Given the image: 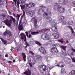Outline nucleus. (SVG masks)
Segmentation results:
<instances>
[{
	"mask_svg": "<svg viewBox=\"0 0 75 75\" xmlns=\"http://www.w3.org/2000/svg\"><path fill=\"white\" fill-rule=\"evenodd\" d=\"M54 6H56L57 7V10L60 13H63L65 11V8L64 7L61 6H60V4L59 3H55L54 4Z\"/></svg>",
	"mask_w": 75,
	"mask_h": 75,
	"instance_id": "obj_1",
	"label": "nucleus"
},
{
	"mask_svg": "<svg viewBox=\"0 0 75 75\" xmlns=\"http://www.w3.org/2000/svg\"><path fill=\"white\" fill-rule=\"evenodd\" d=\"M23 14L21 16V18L20 20L19 24L18 27V30H20V31H21V30H23V27L22 25H20V24H21V22L22 21V20L23 18V17H25V11L23 10Z\"/></svg>",
	"mask_w": 75,
	"mask_h": 75,
	"instance_id": "obj_2",
	"label": "nucleus"
},
{
	"mask_svg": "<svg viewBox=\"0 0 75 75\" xmlns=\"http://www.w3.org/2000/svg\"><path fill=\"white\" fill-rule=\"evenodd\" d=\"M4 23L7 26L11 27V24L13 23V22H12V20L11 19L8 20V19H6L4 21Z\"/></svg>",
	"mask_w": 75,
	"mask_h": 75,
	"instance_id": "obj_3",
	"label": "nucleus"
},
{
	"mask_svg": "<svg viewBox=\"0 0 75 75\" xmlns=\"http://www.w3.org/2000/svg\"><path fill=\"white\" fill-rule=\"evenodd\" d=\"M41 9L39 10V11H41L42 12L44 13H47L48 12L49 9L48 8H46L45 6H40Z\"/></svg>",
	"mask_w": 75,
	"mask_h": 75,
	"instance_id": "obj_4",
	"label": "nucleus"
},
{
	"mask_svg": "<svg viewBox=\"0 0 75 75\" xmlns=\"http://www.w3.org/2000/svg\"><path fill=\"white\" fill-rule=\"evenodd\" d=\"M50 52H53L54 53V52L57 53L58 52V49H57V48L56 46L54 47L51 48L50 50Z\"/></svg>",
	"mask_w": 75,
	"mask_h": 75,
	"instance_id": "obj_5",
	"label": "nucleus"
},
{
	"mask_svg": "<svg viewBox=\"0 0 75 75\" xmlns=\"http://www.w3.org/2000/svg\"><path fill=\"white\" fill-rule=\"evenodd\" d=\"M38 50L40 52H41L42 54H44L45 55V54H47L46 50H45L44 48H43L42 47L39 48L38 49Z\"/></svg>",
	"mask_w": 75,
	"mask_h": 75,
	"instance_id": "obj_6",
	"label": "nucleus"
},
{
	"mask_svg": "<svg viewBox=\"0 0 75 75\" xmlns=\"http://www.w3.org/2000/svg\"><path fill=\"white\" fill-rule=\"evenodd\" d=\"M7 34H8V37H11V35H12L11 33V32L9 30L6 31L4 33L3 35L4 36H6Z\"/></svg>",
	"mask_w": 75,
	"mask_h": 75,
	"instance_id": "obj_7",
	"label": "nucleus"
},
{
	"mask_svg": "<svg viewBox=\"0 0 75 75\" xmlns=\"http://www.w3.org/2000/svg\"><path fill=\"white\" fill-rule=\"evenodd\" d=\"M51 14V12L50 11H49L48 12H44L43 17H45V18H47L49 17V16H50Z\"/></svg>",
	"mask_w": 75,
	"mask_h": 75,
	"instance_id": "obj_8",
	"label": "nucleus"
},
{
	"mask_svg": "<svg viewBox=\"0 0 75 75\" xmlns=\"http://www.w3.org/2000/svg\"><path fill=\"white\" fill-rule=\"evenodd\" d=\"M35 6V4L32 2L30 3L29 4H26L25 5V6H26V7L28 8L30 7H33Z\"/></svg>",
	"mask_w": 75,
	"mask_h": 75,
	"instance_id": "obj_9",
	"label": "nucleus"
},
{
	"mask_svg": "<svg viewBox=\"0 0 75 75\" xmlns=\"http://www.w3.org/2000/svg\"><path fill=\"white\" fill-rule=\"evenodd\" d=\"M65 66V64L62 62H59L57 65H56V67H63Z\"/></svg>",
	"mask_w": 75,
	"mask_h": 75,
	"instance_id": "obj_10",
	"label": "nucleus"
},
{
	"mask_svg": "<svg viewBox=\"0 0 75 75\" xmlns=\"http://www.w3.org/2000/svg\"><path fill=\"white\" fill-rule=\"evenodd\" d=\"M52 27H55V30L56 32H57V26H56L57 24V23H55L54 22H52Z\"/></svg>",
	"mask_w": 75,
	"mask_h": 75,
	"instance_id": "obj_11",
	"label": "nucleus"
},
{
	"mask_svg": "<svg viewBox=\"0 0 75 75\" xmlns=\"http://www.w3.org/2000/svg\"><path fill=\"white\" fill-rule=\"evenodd\" d=\"M24 74L26 75H31V71L29 69H28L27 71H26L25 72L23 73Z\"/></svg>",
	"mask_w": 75,
	"mask_h": 75,
	"instance_id": "obj_12",
	"label": "nucleus"
},
{
	"mask_svg": "<svg viewBox=\"0 0 75 75\" xmlns=\"http://www.w3.org/2000/svg\"><path fill=\"white\" fill-rule=\"evenodd\" d=\"M35 58L37 60H39V61L42 60V59L41 56L38 55L35 56Z\"/></svg>",
	"mask_w": 75,
	"mask_h": 75,
	"instance_id": "obj_13",
	"label": "nucleus"
},
{
	"mask_svg": "<svg viewBox=\"0 0 75 75\" xmlns=\"http://www.w3.org/2000/svg\"><path fill=\"white\" fill-rule=\"evenodd\" d=\"M52 37H54V38H59V35L57 33H54L51 35Z\"/></svg>",
	"mask_w": 75,
	"mask_h": 75,
	"instance_id": "obj_14",
	"label": "nucleus"
},
{
	"mask_svg": "<svg viewBox=\"0 0 75 75\" xmlns=\"http://www.w3.org/2000/svg\"><path fill=\"white\" fill-rule=\"evenodd\" d=\"M71 60L70 59H67V58H66L65 59V60L64 61V62L66 63V64H70L71 63Z\"/></svg>",
	"mask_w": 75,
	"mask_h": 75,
	"instance_id": "obj_15",
	"label": "nucleus"
},
{
	"mask_svg": "<svg viewBox=\"0 0 75 75\" xmlns=\"http://www.w3.org/2000/svg\"><path fill=\"white\" fill-rule=\"evenodd\" d=\"M35 61H33L32 62H30L29 63V64L31 67H33V65L35 64Z\"/></svg>",
	"mask_w": 75,
	"mask_h": 75,
	"instance_id": "obj_16",
	"label": "nucleus"
},
{
	"mask_svg": "<svg viewBox=\"0 0 75 75\" xmlns=\"http://www.w3.org/2000/svg\"><path fill=\"white\" fill-rule=\"evenodd\" d=\"M0 38L2 41V42L4 44L6 45V44H7V41L4 40V39H3L2 38Z\"/></svg>",
	"mask_w": 75,
	"mask_h": 75,
	"instance_id": "obj_17",
	"label": "nucleus"
},
{
	"mask_svg": "<svg viewBox=\"0 0 75 75\" xmlns=\"http://www.w3.org/2000/svg\"><path fill=\"white\" fill-rule=\"evenodd\" d=\"M52 20V19L50 17L46 18V21H47V22H50V21H51Z\"/></svg>",
	"mask_w": 75,
	"mask_h": 75,
	"instance_id": "obj_18",
	"label": "nucleus"
},
{
	"mask_svg": "<svg viewBox=\"0 0 75 75\" xmlns=\"http://www.w3.org/2000/svg\"><path fill=\"white\" fill-rule=\"evenodd\" d=\"M22 56L23 60L25 62V61H26V55H25V54L22 53Z\"/></svg>",
	"mask_w": 75,
	"mask_h": 75,
	"instance_id": "obj_19",
	"label": "nucleus"
},
{
	"mask_svg": "<svg viewBox=\"0 0 75 75\" xmlns=\"http://www.w3.org/2000/svg\"><path fill=\"white\" fill-rule=\"evenodd\" d=\"M33 12L32 10H30L29 11V15L30 17H33Z\"/></svg>",
	"mask_w": 75,
	"mask_h": 75,
	"instance_id": "obj_20",
	"label": "nucleus"
},
{
	"mask_svg": "<svg viewBox=\"0 0 75 75\" xmlns=\"http://www.w3.org/2000/svg\"><path fill=\"white\" fill-rule=\"evenodd\" d=\"M65 73H66L65 69L64 68H62L61 70V74H65Z\"/></svg>",
	"mask_w": 75,
	"mask_h": 75,
	"instance_id": "obj_21",
	"label": "nucleus"
},
{
	"mask_svg": "<svg viewBox=\"0 0 75 75\" xmlns=\"http://www.w3.org/2000/svg\"><path fill=\"white\" fill-rule=\"evenodd\" d=\"M20 35L21 36V38H26L25 34H24L23 33H21Z\"/></svg>",
	"mask_w": 75,
	"mask_h": 75,
	"instance_id": "obj_22",
	"label": "nucleus"
},
{
	"mask_svg": "<svg viewBox=\"0 0 75 75\" xmlns=\"http://www.w3.org/2000/svg\"><path fill=\"white\" fill-rule=\"evenodd\" d=\"M39 34L38 32H32L31 33L32 35H37V34Z\"/></svg>",
	"mask_w": 75,
	"mask_h": 75,
	"instance_id": "obj_23",
	"label": "nucleus"
},
{
	"mask_svg": "<svg viewBox=\"0 0 75 75\" xmlns=\"http://www.w3.org/2000/svg\"><path fill=\"white\" fill-rule=\"evenodd\" d=\"M10 18H11V19H12L14 23H16V19H15V18L13 17V16H10Z\"/></svg>",
	"mask_w": 75,
	"mask_h": 75,
	"instance_id": "obj_24",
	"label": "nucleus"
},
{
	"mask_svg": "<svg viewBox=\"0 0 75 75\" xmlns=\"http://www.w3.org/2000/svg\"><path fill=\"white\" fill-rule=\"evenodd\" d=\"M66 47H67V46H64L63 45H62L61 46V49H63V50H64L65 51H66Z\"/></svg>",
	"mask_w": 75,
	"mask_h": 75,
	"instance_id": "obj_25",
	"label": "nucleus"
},
{
	"mask_svg": "<svg viewBox=\"0 0 75 75\" xmlns=\"http://www.w3.org/2000/svg\"><path fill=\"white\" fill-rule=\"evenodd\" d=\"M75 70H73L70 73V74L71 75H75Z\"/></svg>",
	"mask_w": 75,
	"mask_h": 75,
	"instance_id": "obj_26",
	"label": "nucleus"
},
{
	"mask_svg": "<svg viewBox=\"0 0 75 75\" xmlns=\"http://www.w3.org/2000/svg\"><path fill=\"white\" fill-rule=\"evenodd\" d=\"M21 14H20L19 15L18 14H17V15L16 16V17H17V20H18H18H19V18H20V17L21 16Z\"/></svg>",
	"mask_w": 75,
	"mask_h": 75,
	"instance_id": "obj_27",
	"label": "nucleus"
},
{
	"mask_svg": "<svg viewBox=\"0 0 75 75\" xmlns=\"http://www.w3.org/2000/svg\"><path fill=\"white\" fill-rule=\"evenodd\" d=\"M36 44H37L40 47H41V44L38 41H36L35 42Z\"/></svg>",
	"mask_w": 75,
	"mask_h": 75,
	"instance_id": "obj_28",
	"label": "nucleus"
},
{
	"mask_svg": "<svg viewBox=\"0 0 75 75\" xmlns=\"http://www.w3.org/2000/svg\"><path fill=\"white\" fill-rule=\"evenodd\" d=\"M63 40V38L62 39V40H58V41L59 42H61V43H62V44H64V42H65L63 40Z\"/></svg>",
	"mask_w": 75,
	"mask_h": 75,
	"instance_id": "obj_29",
	"label": "nucleus"
},
{
	"mask_svg": "<svg viewBox=\"0 0 75 75\" xmlns=\"http://www.w3.org/2000/svg\"><path fill=\"white\" fill-rule=\"evenodd\" d=\"M65 18V17L62 16H61L60 18V20L62 21H63V20H64V18Z\"/></svg>",
	"mask_w": 75,
	"mask_h": 75,
	"instance_id": "obj_30",
	"label": "nucleus"
},
{
	"mask_svg": "<svg viewBox=\"0 0 75 75\" xmlns=\"http://www.w3.org/2000/svg\"><path fill=\"white\" fill-rule=\"evenodd\" d=\"M37 20L35 19L34 20V24L35 25H37Z\"/></svg>",
	"mask_w": 75,
	"mask_h": 75,
	"instance_id": "obj_31",
	"label": "nucleus"
},
{
	"mask_svg": "<svg viewBox=\"0 0 75 75\" xmlns=\"http://www.w3.org/2000/svg\"><path fill=\"white\" fill-rule=\"evenodd\" d=\"M43 40H44L45 41H46V40H50V38H42Z\"/></svg>",
	"mask_w": 75,
	"mask_h": 75,
	"instance_id": "obj_32",
	"label": "nucleus"
},
{
	"mask_svg": "<svg viewBox=\"0 0 75 75\" xmlns=\"http://www.w3.org/2000/svg\"><path fill=\"white\" fill-rule=\"evenodd\" d=\"M21 39H22V40H24V41L25 42H27V38H21Z\"/></svg>",
	"mask_w": 75,
	"mask_h": 75,
	"instance_id": "obj_33",
	"label": "nucleus"
},
{
	"mask_svg": "<svg viewBox=\"0 0 75 75\" xmlns=\"http://www.w3.org/2000/svg\"><path fill=\"white\" fill-rule=\"evenodd\" d=\"M25 3V1L24 0H22V1H21L20 3L21 4H24V3Z\"/></svg>",
	"mask_w": 75,
	"mask_h": 75,
	"instance_id": "obj_34",
	"label": "nucleus"
},
{
	"mask_svg": "<svg viewBox=\"0 0 75 75\" xmlns=\"http://www.w3.org/2000/svg\"><path fill=\"white\" fill-rule=\"evenodd\" d=\"M67 27H68L69 28H71V32L72 33H74V30L72 29V28H71V27L67 26Z\"/></svg>",
	"mask_w": 75,
	"mask_h": 75,
	"instance_id": "obj_35",
	"label": "nucleus"
},
{
	"mask_svg": "<svg viewBox=\"0 0 75 75\" xmlns=\"http://www.w3.org/2000/svg\"><path fill=\"white\" fill-rule=\"evenodd\" d=\"M62 54H63V55H67V53H66V52H64V51H63L62 52Z\"/></svg>",
	"mask_w": 75,
	"mask_h": 75,
	"instance_id": "obj_36",
	"label": "nucleus"
},
{
	"mask_svg": "<svg viewBox=\"0 0 75 75\" xmlns=\"http://www.w3.org/2000/svg\"><path fill=\"white\" fill-rule=\"evenodd\" d=\"M19 3H20V1L19 2H18V1H17V5L18 8H19Z\"/></svg>",
	"mask_w": 75,
	"mask_h": 75,
	"instance_id": "obj_37",
	"label": "nucleus"
},
{
	"mask_svg": "<svg viewBox=\"0 0 75 75\" xmlns=\"http://www.w3.org/2000/svg\"><path fill=\"white\" fill-rule=\"evenodd\" d=\"M29 54H31L33 55H34V53L32 52L31 51H29Z\"/></svg>",
	"mask_w": 75,
	"mask_h": 75,
	"instance_id": "obj_38",
	"label": "nucleus"
},
{
	"mask_svg": "<svg viewBox=\"0 0 75 75\" xmlns=\"http://www.w3.org/2000/svg\"><path fill=\"white\" fill-rule=\"evenodd\" d=\"M17 49L18 51H20V47H17Z\"/></svg>",
	"mask_w": 75,
	"mask_h": 75,
	"instance_id": "obj_39",
	"label": "nucleus"
},
{
	"mask_svg": "<svg viewBox=\"0 0 75 75\" xmlns=\"http://www.w3.org/2000/svg\"><path fill=\"white\" fill-rule=\"evenodd\" d=\"M62 23L63 24H67L68 23V22H66L65 21H62Z\"/></svg>",
	"mask_w": 75,
	"mask_h": 75,
	"instance_id": "obj_40",
	"label": "nucleus"
},
{
	"mask_svg": "<svg viewBox=\"0 0 75 75\" xmlns=\"http://www.w3.org/2000/svg\"><path fill=\"white\" fill-rule=\"evenodd\" d=\"M34 25L35 28H38V25H35V24H34Z\"/></svg>",
	"mask_w": 75,
	"mask_h": 75,
	"instance_id": "obj_41",
	"label": "nucleus"
},
{
	"mask_svg": "<svg viewBox=\"0 0 75 75\" xmlns=\"http://www.w3.org/2000/svg\"><path fill=\"white\" fill-rule=\"evenodd\" d=\"M25 33H26L27 37H28V33L27 32H25Z\"/></svg>",
	"mask_w": 75,
	"mask_h": 75,
	"instance_id": "obj_42",
	"label": "nucleus"
},
{
	"mask_svg": "<svg viewBox=\"0 0 75 75\" xmlns=\"http://www.w3.org/2000/svg\"><path fill=\"white\" fill-rule=\"evenodd\" d=\"M68 54H69V55H71L72 56H74V53H71V54H70L68 52Z\"/></svg>",
	"mask_w": 75,
	"mask_h": 75,
	"instance_id": "obj_43",
	"label": "nucleus"
},
{
	"mask_svg": "<svg viewBox=\"0 0 75 75\" xmlns=\"http://www.w3.org/2000/svg\"><path fill=\"white\" fill-rule=\"evenodd\" d=\"M20 6H21V8H23V9L24 8V6L21 5Z\"/></svg>",
	"mask_w": 75,
	"mask_h": 75,
	"instance_id": "obj_44",
	"label": "nucleus"
},
{
	"mask_svg": "<svg viewBox=\"0 0 75 75\" xmlns=\"http://www.w3.org/2000/svg\"><path fill=\"white\" fill-rule=\"evenodd\" d=\"M26 47H27V46H30V45H29V43L27 42H26Z\"/></svg>",
	"mask_w": 75,
	"mask_h": 75,
	"instance_id": "obj_45",
	"label": "nucleus"
},
{
	"mask_svg": "<svg viewBox=\"0 0 75 75\" xmlns=\"http://www.w3.org/2000/svg\"><path fill=\"white\" fill-rule=\"evenodd\" d=\"M17 0H13V1L15 2V4L16 5V4H17Z\"/></svg>",
	"mask_w": 75,
	"mask_h": 75,
	"instance_id": "obj_46",
	"label": "nucleus"
},
{
	"mask_svg": "<svg viewBox=\"0 0 75 75\" xmlns=\"http://www.w3.org/2000/svg\"><path fill=\"white\" fill-rule=\"evenodd\" d=\"M2 16L3 17V19H6V16H5L4 15H2Z\"/></svg>",
	"mask_w": 75,
	"mask_h": 75,
	"instance_id": "obj_47",
	"label": "nucleus"
},
{
	"mask_svg": "<svg viewBox=\"0 0 75 75\" xmlns=\"http://www.w3.org/2000/svg\"><path fill=\"white\" fill-rule=\"evenodd\" d=\"M35 17H34L33 18H32L31 21H34V20H35Z\"/></svg>",
	"mask_w": 75,
	"mask_h": 75,
	"instance_id": "obj_48",
	"label": "nucleus"
},
{
	"mask_svg": "<svg viewBox=\"0 0 75 75\" xmlns=\"http://www.w3.org/2000/svg\"><path fill=\"white\" fill-rule=\"evenodd\" d=\"M2 4H3V1H0V6L2 5Z\"/></svg>",
	"mask_w": 75,
	"mask_h": 75,
	"instance_id": "obj_49",
	"label": "nucleus"
},
{
	"mask_svg": "<svg viewBox=\"0 0 75 75\" xmlns=\"http://www.w3.org/2000/svg\"><path fill=\"white\" fill-rule=\"evenodd\" d=\"M72 3L73 5L74 6V7H75V1H73Z\"/></svg>",
	"mask_w": 75,
	"mask_h": 75,
	"instance_id": "obj_50",
	"label": "nucleus"
},
{
	"mask_svg": "<svg viewBox=\"0 0 75 75\" xmlns=\"http://www.w3.org/2000/svg\"><path fill=\"white\" fill-rule=\"evenodd\" d=\"M43 71L44 72L46 71V67H45V68L43 69Z\"/></svg>",
	"mask_w": 75,
	"mask_h": 75,
	"instance_id": "obj_51",
	"label": "nucleus"
},
{
	"mask_svg": "<svg viewBox=\"0 0 75 75\" xmlns=\"http://www.w3.org/2000/svg\"><path fill=\"white\" fill-rule=\"evenodd\" d=\"M73 24H74V22H73V21H71L70 24L71 25H72Z\"/></svg>",
	"mask_w": 75,
	"mask_h": 75,
	"instance_id": "obj_52",
	"label": "nucleus"
},
{
	"mask_svg": "<svg viewBox=\"0 0 75 75\" xmlns=\"http://www.w3.org/2000/svg\"><path fill=\"white\" fill-rule=\"evenodd\" d=\"M5 57H8V54H5Z\"/></svg>",
	"mask_w": 75,
	"mask_h": 75,
	"instance_id": "obj_53",
	"label": "nucleus"
},
{
	"mask_svg": "<svg viewBox=\"0 0 75 75\" xmlns=\"http://www.w3.org/2000/svg\"><path fill=\"white\" fill-rule=\"evenodd\" d=\"M31 37V35L30 34L28 37V38H30Z\"/></svg>",
	"mask_w": 75,
	"mask_h": 75,
	"instance_id": "obj_54",
	"label": "nucleus"
},
{
	"mask_svg": "<svg viewBox=\"0 0 75 75\" xmlns=\"http://www.w3.org/2000/svg\"><path fill=\"white\" fill-rule=\"evenodd\" d=\"M49 44V43H46L45 44V45H48Z\"/></svg>",
	"mask_w": 75,
	"mask_h": 75,
	"instance_id": "obj_55",
	"label": "nucleus"
},
{
	"mask_svg": "<svg viewBox=\"0 0 75 75\" xmlns=\"http://www.w3.org/2000/svg\"><path fill=\"white\" fill-rule=\"evenodd\" d=\"M8 62L9 64H11V63H12V62H11V61H9Z\"/></svg>",
	"mask_w": 75,
	"mask_h": 75,
	"instance_id": "obj_56",
	"label": "nucleus"
},
{
	"mask_svg": "<svg viewBox=\"0 0 75 75\" xmlns=\"http://www.w3.org/2000/svg\"><path fill=\"white\" fill-rule=\"evenodd\" d=\"M43 67H44V65H42L40 67V68H43Z\"/></svg>",
	"mask_w": 75,
	"mask_h": 75,
	"instance_id": "obj_57",
	"label": "nucleus"
},
{
	"mask_svg": "<svg viewBox=\"0 0 75 75\" xmlns=\"http://www.w3.org/2000/svg\"><path fill=\"white\" fill-rule=\"evenodd\" d=\"M13 62H16V60L15 59H13Z\"/></svg>",
	"mask_w": 75,
	"mask_h": 75,
	"instance_id": "obj_58",
	"label": "nucleus"
},
{
	"mask_svg": "<svg viewBox=\"0 0 75 75\" xmlns=\"http://www.w3.org/2000/svg\"><path fill=\"white\" fill-rule=\"evenodd\" d=\"M8 13H9V14H11V12L10 11H8Z\"/></svg>",
	"mask_w": 75,
	"mask_h": 75,
	"instance_id": "obj_59",
	"label": "nucleus"
},
{
	"mask_svg": "<svg viewBox=\"0 0 75 75\" xmlns=\"http://www.w3.org/2000/svg\"><path fill=\"white\" fill-rule=\"evenodd\" d=\"M47 30H50V29H46V30H44V31H47Z\"/></svg>",
	"mask_w": 75,
	"mask_h": 75,
	"instance_id": "obj_60",
	"label": "nucleus"
},
{
	"mask_svg": "<svg viewBox=\"0 0 75 75\" xmlns=\"http://www.w3.org/2000/svg\"><path fill=\"white\" fill-rule=\"evenodd\" d=\"M66 42H67V43H69V42H68V41L67 40Z\"/></svg>",
	"mask_w": 75,
	"mask_h": 75,
	"instance_id": "obj_61",
	"label": "nucleus"
},
{
	"mask_svg": "<svg viewBox=\"0 0 75 75\" xmlns=\"http://www.w3.org/2000/svg\"><path fill=\"white\" fill-rule=\"evenodd\" d=\"M13 15L14 16H16L15 13H13Z\"/></svg>",
	"mask_w": 75,
	"mask_h": 75,
	"instance_id": "obj_62",
	"label": "nucleus"
},
{
	"mask_svg": "<svg viewBox=\"0 0 75 75\" xmlns=\"http://www.w3.org/2000/svg\"><path fill=\"white\" fill-rule=\"evenodd\" d=\"M51 43H50V44H52V42L51 41H50Z\"/></svg>",
	"mask_w": 75,
	"mask_h": 75,
	"instance_id": "obj_63",
	"label": "nucleus"
},
{
	"mask_svg": "<svg viewBox=\"0 0 75 75\" xmlns=\"http://www.w3.org/2000/svg\"><path fill=\"white\" fill-rule=\"evenodd\" d=\"M73 10H74V11H75V8H74Z\"/></svg>",
	"mask_w": 75,
	"mask_h": 75,
	"instance_id": "obj_64",
	"label": "nucleus"
}]
</instances>
